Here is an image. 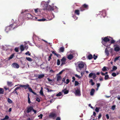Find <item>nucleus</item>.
I'll return each instance as SVG.
<instances>
[{
    "label": "nucleus",
    "mask_w": 120,
    "mask_h": 120,
    "mask_svg": "<svg viewBox=\"0 0 120 120\" xmlns=\"http://www.w3.org/2000/svg\"><path fill=\"white\" fill-rule=\"evenodd\" d=\"M21 24V22L19 21V20L16 21L15 22L13 23L12 24H11L10 25V26L13 28V29H14L15 28L19 26Z\"/></svg>",
    "instance_id": "nucleus-1"
},
{
    "label": "nucleus",
    "mask_w": 120,
    "mask_h": 120,
    "mask_svg": "<svg viewBox=\"0 0 120 120\" xmlns=\"http://www.w3.org/2000/svg\"><path fill=\"white\" fill-rule=\"evenodd\" d=\"M74 90L75 91L74 93L76 96H80L81 93L79 87H76L74 89Z\"/></svg>",
    "instance_id": "nucleus-2"
},
{
    "label": "nucleus",
    "mask_w": 120,
    "mask_h": 120,
    "mask_svg": "<svg viewBox=\"0 0 120 120\" xmlns=\"http://www.w3.org/2000/svg\"><path fill=\"white\" fill-rule=\"evenodd\" d=\"M45 7L43 9L44 10H47L49 11H53L54 9L50 5H49L47 4H46L44 5Z\"/></svg>",
    "instance_id": "nucleus-3"
},
{
    "label": "nucleus",
    "mask_w": 120,
    "mask_h": 120,
    "mask_svg": "<svg viewBox=\"0 0 120 120\" xmlns=\"http://www.w3.org/2000/svg\"><path fill=\"white\" fill-rule=\"evenodd\" d=\"M26 17L28 19H37V18L34 16L33 17V16L31 14L29 13H27L25 15Z\"/></svg>",
    "instance_id": "nucleus-4"
},
{
    "label": "nucleus",
    "mask_w": 120,
    "mask_h": 120,
    "mask_svg": "<svg viewBox=\"0 0 120 120\" xmlns=\"http://www.w3.org/2000/svg\"><path fill=\"white\" fill-rule=\"evenodd\" d=\"M84 66V64L82 62H81L79 63L78 65L77 68H78L79 69L81 70L83 68Z\"/></svg>",
    "instance_id": "nucleus-5"
},
{
    "label": "nucleus",
    "mask_w": 120,
    "mask_h": 120,
    "mask_svg": "<svg viewBox=\"0 0 120 120\" xmlns=\"http://www.w3.org/2000/svg\"><path fill=\"white\" fill-rule=\"evenodd\" d=\"M56 114L53 112L50 113V114L49 116V118H53V119H54L56 117Z\"/></svg>",
    "instance_id": "nucleus-6"
},
{
    "label": "nucleus",
    "mask_w": 120,
    "mask_h": 120,
    "mask_svg": "<svg viewBox=\"0 0 120 120\" xmlns=\"http://www.w3.org/2000/svg\"><path fill=\"white\" fill-rule=\"evenodd\" d=\"M109 38H110L111 37L108 36L105 37L102 39L103 41H104L106 43L109 41L110 40V39H109Z\"/></svg>",
    "instance_id": "nucleus-7"
},
{
    "label": "nucleus",
    "mask_w": 120,
    "mask_h": 120,
    "mask_svg": "<svg viewBox=\"0 0 120 120\" xmlns=\"http://www.w3.org/2000/svg\"><path fill=\"white\" fill-rule=\"evenodd\" d=\"M19 85L20 86V87H21L24 88L25 89H27V88H28V87H30L29 85L28 84H26V85H19V84H18L17 85H16L15 86H18Z\"/></svg>",
    "instance_id": "nucleus-8"
},
{
    "label": "nucleus",
    "mask_w": 120,
    "mask_h": 120,
    "mask_svg": "<svg viewBox=\"0 0 120 120\" xmlns=\"http://www.w3.org/2000/svg\"><path fill=\"white\" fill-rule=\"evenodd\" d=\"M33 107L32 106H30L27 108V111L26 112L27 113H29L32 111L33 109Z\"/></svg>",
    "instance_id": "nucleus-9"
},
{
    "label": "nucleus",
    "mask_w": 120,
    "mask_h": 120,
    "mask_svg": "<svg viewBox=\"0 0 120 120\" xmlns=\"http://www.w3.org/2000/svg\"><path fill=\"white\" fill-rule=\"evenodd\" d=\"M115 46L114 48V50L116 52H118L120 50V46L117 45H114Z\"/></svg>",
    "instance_id": "nucleus-10"
},
{
    "label": "nucleus",
    "mask_w": 120,
    "mask_h": 120,
    "mask_svg": "<svg viewBox=\"0 0 120 120\" xmlns=\"http://www.w3.org/2000/svg\"><path fill=\"white\" fill-rule=\"evenodd\" d=\"M61 66L65 64L66 59L65 57H63L62 59H61Z\"/></svg>",
    "instance_id": "nucleus-11"
},
{
    "label": "nucleus",
    "mask_w": 120,
    "mask_h": 120,
    "mask_svg": "<svg viewBox=\"0 0 120 120\" xmlns=\"http://www.w3.org/2000/svg\"><path fill=\"white\" fill-rule=\"evenodd\" d=\"M100 14L102 17H104L106 16V11L105 10H103L100 12Z\"/></svg>",
    "instance_id": "nucleus-12"
},
{
    "label": "nucleus",
    "mask_w": 120,
    "mask_h": 120,
    "mask_svg": "<svg viewBox=\"0 0 120 120\" xmlns=\"http://www.w3.org/2000/svg\"><path fill=\"white\" fill-rule=\"evenodd\" d=\"M12 66L14 68H18L19 67V65L18 64L15 63L13 64Z\"/></svg>",
    "instance_id": "nucleus-13"
},
{
    "label": "nucleus",
    "mask_w": 120,
    "mask_h": 120,
    "mask_svg": "<svg viewBox=\"0 0 120 120\" xmlns=\"http://www.w3.org/2000/svg\"><path fill=\"white\" fill-rule=\"evenodd\" d=\"M109 47L108 48H106L105 49V53L107 56H108L109 54V51L108 50V48H109Z\"/></svg>",
    "instance_id": "nucleus-14"
},
{
    "label": "nucleus",
    "mask_w": 120,
    "mask_h": 120,
    "mask_svg": "<svg viewBox=\"0 0 120 120\" xmlns=\"http://www.w3.org/2000/svg\"><path fill=\"white\" fill-rule=\"evenodd\" d=\"M44 76L45 75L44 74H40L38 76V78L39 79H41L44 77Z\"/></svg>",
    "instance_id": "nucleus-15"
},
{
    "label": "nucleus",
    "mask_w": 120,
    "mask_h": 120,
    "mask_svg": "<svg viewBox=\"0 0 120 120\" xmlns=\"http://www.w3.org/2000/svg\"><path fill=\"white\" fill-rule=\"evenodd\" d=\"M95 91V90L93 88L91 89L90 92V95H91L93 96L94 95Z\"/></svg>",
    "instance_id": "nucleus-16"
},
{
    "label": "nucleus",
    "mask_w": 120,
    "mask_h": 120,
    "mask_svg": "<svg viewBox=\"0 0 120 120\" xmlns=\"http://www.w3.org/2000/svg\"><path fill=\"white\" fill-rule=\"evenodd\" d=\"M82 6L84 9L85 8L87 9H88V5L86 4H84L82 5Z\"/></svg>",
    "instance_id": "nucleus-17"
},
{
    "label": "nucleus",
    "mask_w": 120,
    "mask_h": 120,
    "mask_svg": "<svg viewBox=\"0 0 120 120\" xmlns=\"http://www.w3.org/2000/svg\"><path fill=\"white\" fill-rule=\"evenodd\" d=\"M73 57V55L71 54L69 55L68 56V59L69 60H71L72 59Z\"/></svg>",
    "instance_id": "nucleus-18"
},
{
    "label": "nucleus",
    "mask_w": 120,
    "mask_h": 120,
    "mask_svg": "<svg viewBox=\"0 0 120 120\" xmlns=\"http://www.w3.org/2000/svg\"><path fill=\"white\" fill-rule=\"evenodd\" d=\"M64 48L63 47H61L59 49V52H64Z\"/></svg>",
    "instance_id": "nucleus-19"
},
{
    "label": "nucleus",
    "mask_w": 120,
    "mask_h": 120,
    "mask_svg": "<svg viewBox=\"0 0 120 120\" xmlns=\"http://www.w3.org/2000/svg\"><path fill=\"white\" fill-rule=\"evenodd\" d=\"M40 94L42 96L44 95L43 92V88L42 87H41V90H40L39 92Z\"/></svg>",
    "instance_id": "nucleus-20"
},
{
    "label": "nucleus",
    "mask_w": 120,
    "mask_h": 120,
    "mask_svg": "<svg viewBox=\"0 0 120 120\" xmlns=\"http://www.w3.org/2000/svg\"><path fill=\"white\" fill-rule=\"evenodd\" d=\"M62 91L64 92V94H68L69 92V91L68 90H67L66 89H65L62 90Z\"/></svg>",
    "instance_id": "nucleus-21"
},
{
    "label": "nucleus",
    "mask_w": 120,
    "mask_h": 120,
    "mask_svg": "<svg viewBox=\"0 0 120 120\" xmlns=\"http://www.w3.org/2000/svg\"><path fill=\"white\" fill-rule=\"evenodd\" d=\"M7 84L9 86H11L13 85V84L12 82L8 81L7 82Z\"/></svg>",
    "instance_id": "nucleus-22"
},
{
    "label": "nucleus",
    "mask_w": 120,
    "mask_h": 120,
    "mask_svg": "<svg viewBox=\"0 0 120 120\" xmlns=\"http://www.w3.org/2000/svg\"><path fill=\"white\" fill-rule=\"evenodd\" d=\"M57 81H59L61 79V76L58 75V74H57Z\"/></svg>",
    "instance_id": "nucleus-23"
},
{
    "label": "nucleus",
    "mask_w": 120,
    "mask_h": 120,
    "mask_svg": "<svg viewBox=\"0 0 120 120\" xmlns=\"http://www.w3.org/2000/svg\"><path fill=\"white\" fill-rule=\"evenodd\" d=\"M20 48L21 52L23 51L24 50V48L23 45H22L20 46Z\"/></svg>",
    "instance_id": "nucleus-24"
},
{
    "label": "nucleus",
    "mask_w": 120,
    "mask_h": 120,
    "mask_svg": "<svg viewBox=\"0 0 120 120\" xmlns=\"http://www.w3.org/2000/svg\"><path fill=\"white\" fill-rule=\"evenodd\" d=\"M4 89L2 88H0V94H4Z\"/></svg>",
    "instance_id": "nucleus-25"
},
{
    "label": "nucleus",
    "mask_w": 120,
    "mask_h": 120,
    "mask_svg": "<svg viewBox=\"0 0 120 120\" xmlns=\"http://www.w3.org/2000/svg\"><path fill=\"white\" fill-rule=\"evenodd\" d=\"M93 58L92 55L91 54H90L88 56V58L89 60H91Z\"/></svg>",
    "instance_id": "nucleus-26"
},
{
    "label": "nucleus",
    "mask_w": 120,
    "mask_h": 120,
    "mask_svg": "<svg viewBox=\"0 0 120 120\" xmlns=\"http://www.w3.org/2000/svg\"><path fill=\"white\" fill-rule=\"evenodd\" d=\"M37 20H38L39 21H47V20L45 19L42 18L41 19H38Z\"/></svg>",
    "instance_id": "nucleus-27"
},
{
    "label": "nucleus",
    "mask_w": 120,
    "mask_h": 120,
    "mask_svg": "<svg viewBox=\"0 0 120 120\" xmlns=\"http://www.w3.org/2000/svg\"><path fill=\"white\" fill-rule=\"evenodd\" d=\"M75 13L76 14L79 15L80 14L79 11L78 10H76L75 11Z\"/></svg>",
    "instance_id": "nucleus-28"
},
{
    "label": "nucleus",
    "mask_w": 120,
    "mask_h": 120,
    "mask_svg": "<svg viewBox=\"0 0 120 120\" xmlns=\"http://www.w3.org/2000/svg\"><path fill=\"white\" fill-rule=\"evenodd\" d=\"M89 82L91 83V85L92 86L94 85V84H95V83L94 82H93V80L92 79H91L90 80Z\"/></svg>",
    "instance_id": "nucleus-29"
},
{
    "label": "nucleus",
    "mask_w": 120,
    "mask_h": 120,
    "mask_svg": "<svg viewBox=\"0 0 120 120\" xmlns=\"http://www.w3.org/2000/svg\"><path fill=\"white\" fill-rule=\"evenodd\" d=\"M112 39L111 40V43L110 44H109V45H111V44H114L115 42V40H113V38H111Z\"/></svg>",
    "instance_id": "nucleus-30"
},
{
    "label": "nucleus",
    "mask_w": 120,
    "mask_h": 120,
    "mask_svg": "<svg viewBox=\"0 0 120 120\" xmlns=\"http://www.w3.org/2000/svg\"><path fill=\"white\" fill-rule=\"evenodd\" d=\"M26 60L29 61H31L32 60V59L30 57H26Z\"/></svg>",
    "instance_id": "nucleus-31"
},
{
    "label": "nucleus",
    "mask_w": 120,
    "mask_h": 120,
    "mask_svg": "<svg viewBox=\"0 0 120 120\" xmlns=\"http://www.w3.org/2000/svg\"><path fill=\"white\" fill-rule=\"evenodd\" d=\"M109 78V75H105V77L104 78V79L105 80H107Z\"/></svg>",
    "instance_id": "nucleus-32"
},
{
    "label": "nucleus",
    "mask_w": 120,
    "mask_h": 120,
    "mask_svg": "<svg viewBox=\"0 0 120 120\" xmlns=\"http://www.w3.org/2000/svg\"><path fill=\"white\" fill-rule=\"evenodd\" d=\"M106 68L107 67H106L104 66V67L102 69V70L103 71H107V70L106 69Z\"/></svg>",
    "instance_id": "nucleus-33"
},
{
    "label": "nucleus",
    "mask_w": 120,
    "mask_h": 120,
    "mask_svg": "<svg viewBox=\"0 0 120 120\" xmlns=\"http://www.w3.org/2000/svg\"><path fill=\"white\" fill-rule=\"evenodd\" d=\"M10 30V28L9 27H7L5 29V31L6 32H8V31Z\"/></svg>",
    "instance_id": "nucleus-34"
},
{
    "label": "nucleus",
    "mask_w": 120,
    "mask_h": 120,
    "mask_svg": "<svg viewBox=\"0 0 120 120\" xmlns=\"http://www.w3.org/2000/svg\"><path fill=\"white\" fill-rule=\"evenodd\" d=\"M117 69V68L115 66H114L113 67V68H112V71H115V70H116Z\"/></svg>",
    "instance_id": "nucleus-35"
},
{
    "label": "nucleus",
    "mask_w": 120,
    "mask_h": 120,
    "mask_svg": "<svg viewBox=\"0 0 120 120\" xmlns=\"http://www.w3.org/2000/svg\"><path fill=\"white\" fill-rule=\"evenodd\" d=\"M79 9L81 11H83L85 10V9L82 6V7L80 8Z\"/></svg>",
    "instance_id": "nucleus-36"
},
{
    "label": "nucleus",
    "mask_w": 120,
    "mask_h": 120,
    "mask_svg": "<svg viewBox=\"0 0 120 120\" xmlns=\"http://www.w3.org/2000/svg\"><path fill=\"white\" fill-rule=\"evenodd\" d=\"M9 118V116H7L6 115L5 116L4 118L3 119V120H8Z\"/></svg>",
    "instance_id": "nucleus-37"
},
{
    "label": "nucleus",
    "mask_w": 120,
    "mask_h": 120,
    "mask_svg": "<svg viewBox=\"0 0 120 120\" xmlns=\"http://www.w3.org/2000/svg\"><path fill=\"white\" fill-rule=\"evenodd\" d=\"M16 90L15 89L14 91L12 93L14 94H16V95H18V93Z\"/></svg>",
    "instance_id": "nucleus-38"
},
{
    "label": "nucleus",
    "mask_w": 120,
    "mask_h": 120,
    "mask_svg": "<svg viewBox=\"0 0 120 120\" xmlns=\"http://www.w3.org/2000/svg\"><path fill=\"white\" fill-rule=\"evenodd\" d=\"M7 101L8 103H11L12 102V101L9 98L8 99Z\"/></svg>",
    "instance_id": "nucleus-39"
},
{
    "label": "nucleus",
    "mask_w": 120,
    "mask_h": 120,
    "mask_svg": "<svg viewBox=\"0 0 120 120\" xmlns=\"http://www.w3.org/2000/svg\"><path fill=\"white\" fill-rule=\"evenodd\" d=\"M14 56V54H11V55H10V56L9 57V59L10 60V59H12L13 57Z\"/></svg>",
    "instance_id": "nucleus-40"
},
{
    "label": "nucleus",
    "mask_w": 120,
    "mask_h": 120,
    "mask_svg": "<svg viewBox=\"0 0 120 120\" xmlns=\"http://www.w3.org/2000/svg\"><path fill=\"white\" fill-rule=\"evenodd\" d=\"M94 60H96L98 58V56L95 55V54L93 55V57Z\"/></svg>",
    "instance_id": "nucleus-41"
},
{
    "label": "nucleus",
    "mask_w": 120,
    "mask_h": 120,
    "mask_svg": "<svg viewBox=\"0 0 120 120\" xmlns=\"http://www.w3.org/2000/svg\"><path fill=\"white\" fill-rule=\"evenodd\" d=\"M94 73H91L89 75V77L90 78L92 76H93V75Z\"/></svg>",
    "instance_id": "nucleus-42"
},
{
    "label": "nucleus",
    "mask_w": 120,
    "mask_h": 120,
    "mask_svg": "<svg viewBox=\"0 0 120 120\" xmlns=\"http://www.w3.org/2000/svg\"><path fill=\"white\" fill-rule=\"evenodd\" d=\"M79 84V83L77 81H75V86H77Z\"/></svg>",
    "instance_id": "nucleus-43"
},
{
    "label": "nucleus",
    "mask_w": 120,
    "mask_h": 120,
    "mask_svg": "<svg viewBox=\"0 0 120 120\" xmlns=\"http://www.w3.org/2000/svg\"><path fill=\"white\" fill-rule=\"evenodd\" d=\"M62 95V94L60 92H59L56 95V96L57 97H59Z\"/></svg>",
    "instance_id": "nucleus-44"
},
{
    "label": "nucleus",
    "mask_w": 120,
    "mask_h": 120,
    "mask_svg": "<svg viewBox=\"0 0 120 120\" xmlns=\"http://www.w3.org/2000/svg\"><path fill=\"white\" fill-rule=\"evenodd\" d=\"M60 64V61L59 59H58L57 60V64L58 65H59Z\"/></svg>",
    "instance_id": "nucleus-45"
},
{
    "label": "nucleus",
    "mask_w": 120,
    "mask_h": 120,
    "mask_svg": "<svg viewBox=\"0 0 120 120\" xmlns=\"http://www.w3.org/2000/svg\"><path fill=\"white\" fill-rule=\"evenodd\" d=\"M28 89L29 91L31 92H32L33 91V90L32 89V88L31 87H28Z\"/></svg>",
    "instance_id": "nucleus-46"
},
{
    "label": "nucleus",
    "mask_w": 120,
    "mask_h": 120,
    "mask_svg": "<svg viewBox=\"0 0 120 120\" xmlns=\"http://www.w3.org/2000/svg\"><path fill=\"white\" fill-rule=\"evenodd\" d=\"M46 90H47V91L48 92L53 91V90H50L48 88H47L46 89Z\"/></svg>",
    "instance_id": "nucleus-47"
},
{
    "label": "nucleus",
    "mask_w": 120,
    "mask_h": 120,
    "mask_svg": "<svg viewBox=\"0 0 120 120\" xmlns=\"http://www.w3.org/2000/svg\"><path fill=\"white\" fill-rule=\"evenodd\" d=\"M15 50L16 52H19L18 48L17 47L15 48Z\"/></svg>",
    "instance_id": "nucleus-48"
},
{
    "label": "nucleus",
    "mask_w": 120,
    "mask_h": 120,
    "mask_svg": "<svg viewBox=\"0 0 120 120\" xmlns=\"http://www.w3.org/2000/svg\"><path fill=\"white\" fill-rule=\"evenodd\" d=\"M112 75L113 77H115L116 75V74L114 72L112 74Z\"/></svg>",
    "instance_id": "nucleus-49"
},
{
    "label": "nucleus",
    "mask_w": 120,
    "mask_h": 120,
    "mask_svg": "<svg viewBox=\"0 0 120 120\" xmlns=\"http://www.w3.org/2000/svg\"><path fill=\"white\" fill-rule=\"evenodd\" d=\"M116 106L115 105H113L112 106L111 109L114 110L115 109Z\"/></svg>",
    "instance_id": "nucleus-50"
},
{
    "label": "nucleus",
    "mask_w": 120,
    "mask_h": 120,
    "mask_svg": "<svg viewBox=\"0 0 120 120\" xmlns=\"http://www.w3.org/2000/svg\"><path fill=\"white\" fill-rule=\"evenodd\" d=\"M95 111L97 112H98L99 111V108L98 107H96L95 109Z\"/></svg>",
    "instance_id": "nucleus-51"
},
{
    "label": "nucleus",
    "mask_w": 120,
    "mask_h": 120,
    "mask_svg": "<svg viewBox=\"0 0 120 120\" xmlns=\"http://www.w3.org/2000/svg\"><path fill=\"white\" fill-rule=\"evenodd\" d=\"M101 74L102 75H105L106 74H108V72H106L105 73H104L102 72H101Z\"/></svg>",
    "instance_id": "nucleus-52"
},
{
    "label": "nucleus",
    "mask_w": 120,
    "mask_h": 120,
    "mask_svg": "<svg viewBox=\"0 0 120 120\" xmlns=\"http://www.w3.org/2000/svg\"><path fill=\"white\" fill-rule=\"evenodd\" d=\"M119 57H116L114 59V61L115 62H116V61L119 60Z\"/></svg>",
    "instance_id": "nucleus-53"
},
{
    "label": "nucleus",
    "mask_w": 120,
    "mask_h": 120,
    "mask_svg": "<svg viewBox=\"0 0 120 120\" xmlns=\"http://www.w3.org/2000/svg\"><path fill=\"white\" fill-rule=\"evenodd\" d=\"M93 76V79H95L96 77V74L94 73Z\"/></svg>",
    "instance_id": "nucleus-54"
},
{
    "label": "nucleus",
    "mask_w": 120,
    "mask_h": 120,
    "mask_svg": "<svg viewBox=\"0 0 120 120\" xmlns=\"http://www.w3.org/2000/svg\"><path fill=\"white\" fill-rule=\"evenodd\" d=\"M110 53L111 54H112L113 51V50L112 48H111L110 49Z\"/></svg>",
    "instance_id": "nucleus-55"
},
{
    "label": "nucleus",
    "mask_w": 120,
    "mask_h": 120,
    "mask_svg": "<svg viewBox=\"0 0 120 120\" xmlns=\"http://www.w3.org/2000/svg\"><path fill=\"white\" fill-rule=\"evenodd\" d=\"M66 84H68L69 82V79H66Z\"/></svg>",
    "instance_id": "nucleus-56"
},
{
    "label": "nucleus",
    "mask_w": 120,
    "mask_h": 120,
    "mask_svg": "<svg viewBox=\"0 0 120 120\" xmlns=\"http://www.w3.org/2000/svg\"><path fill=\"white\" fill-rule=\"evenodd\" d=\"M36 100L38 101V102H39L40 101V99L38 98H37L36 99Z\"/></svg>",
    "instance_id": "nucleus-57"
},
{
    "label": "nucleus",
    "mask_w": 120,
    "mask_h": 120,
    "mask_svg": "<svg viewBox=\"0 0 120 120\" xmlns=\"http://www.w3.org/2000/svg\"><path fill=\"white\" fill-rule=\"evenodd\" d=\"M75 75L76 77H77L79 79H80L81 78V77L80 76H79L77 74H75Z\"/></svg>",
    "instance_id": "nucleus-58"
},
{
    "label": "nucleus",
    "mask_w": 120,
    "mask_h": 120,
    "mask_svg": "<svg viewBox=\"0 0 120 120\" xmlns=\"http://www.w3.org/2000/svg\"><path fill=\"white\" fill-rule=\"evenodd\" d=\"M43 115L42 114H41L40 115L38 116V117H40V119H41L42 118Z\"/></svg>",
    "instance_id": "nucleus-59"
},
{
    "label": "nucleus",
    "mask_w": 120,
    "mask_h": 120,
    "mask_svg": "<svg viewBox=\"0 0 120 120\" xmlns=\"http://www.w3.org/2000/svg\"><path fill=\"white\" fill-rule=\"evenodd\" d=\"M32 111L34 112V114H36L37 113V111L36 110L34 109L33 108Z\"/></svg>",
    "instance_id": "nucleus-60"
},
{
    "label": "nucleus",
    "mask_w": 120,
    "mask_h": 120,
    "mask_svg": "<svg viewBox=\"0 0 120 120\" xmlns=\"http://www.w3.org/2000/svg\"><path fill=\"white\" fill-rule=\"evenodd\" d=\"M64 71V70H62L61 71H60V72H59V73L58 74V75H60L62 74V73L63 72V71Z\"/></svg>",
    "instance_id": "nucleus-61"
},
{
    "label": "nucleus",
    "mask_w": 120,
    "mask_h": 120,
    "mask_svg": "<svg viewBox=\"0 0 120 120\" xmlns=\"http://www.w3.org/2000/svg\"><path fill=\"white\" fill-rule=\"evenodd\" d=\"M55 55H56L57 57H60V54H55Z\"/></svg>",
    "instance_id": "nucleus-62"
},
{
    "label": "nucleus",
    "mask_w": 120,
    "mask_h": 120,
    "mask_svg": "<svg viewBox=\"0 0 120 120\" xmlns=\"http://www.w3.org/2000/svg\"><path fill=\"white\" fill-rule=\"evenodd\" d=\"M28 102L29 104H30L31 103L30 99V98H28Z\"/></svg>",
    "instance_id": "nucleus-63"
},
{
    "label": "nucleus",
    "mask_w": 120,
    "mask_h": 120,
    "mask_svg": "<svg viewBox=\"0 0 120 120\" xmlns=\"http://www.w3.org/2000/svg\"><path fill=\"white\" fill-rule=\"evenodd\" d=\"M56 120H61V119L60 117H57L56 119Z\"/></svg>",
    "instance_id": "nucleus-64"
}]
</instances>
